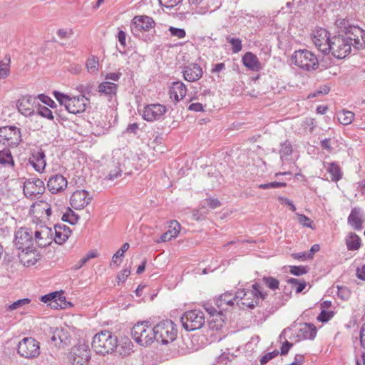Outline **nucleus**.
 <instances>
[{"mask_svg":"<svg viewBox=\"0 0 365 365\" xmlns=\"http://www.w3.org/2000/svg\"><path fill=\"white\" fill-rule=\"evenodd\" d=\"M38 114L42 117L46 118L49 120L53 119L52 111L44 106H40L37 111Z\"/></svg>","mask_w":365,"mask_h":365,"instance_id":"obj_51","label":"nucleus"},{"mask_svg":"<svg viewBox=\"0 0 365 365\" xmlns=\"http://www.w3.org/2000/svg\"><path fill=\"white\" fill-rule=\"evenodd\" d=\"M334 315L333 311L322 310L317 319L319 322L325 323L329 322Z\"/></svg>","mask_w":365,"mask_h":365,"instance_id":"obj_47","label":"nucleus"},{"mask_svg":"<svg viewBox=\"0 0 365 365\" xmlns=\"http://www.w3.org/2000/svg\"><path fill=\"white\" fill-rule=\"evenodd\" d=\"M259 299L253 297H246L242 302L241 304L250 309H253L258 304Z\"/></svg>","mask_w":365,"mask_h":365,"instance_id":"obj_49","label":"nucleus"},{"mask_svg":"<svg viewBox=\"0 0 365 365\" xmlns=\"http://www.w3.org/2000/svg\"><path fill=\"white\" fill-rule=\"evenodd\" d=\"M118 346L117 337L112 332L105 330L94 335L92 349L98 354L106 355L113 352Z\"/></svg>","mask_w":365,"mask_h":365,"instance_id":"obj_1","label":"nucleus"},{"mask_svg":"<svg viewBox=\"0 0 365 365\" xmlns=\"http://www.w3.org/2000/svg\"><path fill=\"white\" fill-rule=\"evenodd\" d=\"M338 120L343 125L351 124L354 119V113L349 110H342L338 113Z\"/></svg>","mask_w":365,"mask_h":365,"instance_id":"obj_35","label":"nucleus"},{"mask_svg":"<svg viewBox=\"0 0 365 365\" xmlns=\"http://www.w3.org/2000/svg\"><path fill=\"white\" fill-rule=\"evenodd\" d=\"M180 321L184 329L187 331H194L200 329L205 324L204 313L199 309L187 311L181 317Z\"/></svg>","mask_w":365,"mask_h":365,"instance_id":"obj_6","label":"nucleus"},{"mask_svg":"<svg viewBox=\"0 0 365 365\" xmlns=\"http://www.w3.org/2000/svg\"><path fill=\"white\" fill-rule=\"evenodd\" d=\"M54 232H55V237H54L55 242L56 243L61 245V244L63 243L64 242H66L68 239L71 232L68 231V230H62L60 227V225H56L54 226Z\"/></svg>","mask_w":365,"mask_h":365,"instance_id":"obj_32","label":"nucleus"},{"mask_svg":"<svg viewBox=\"0 0 365 365\" xmlns=\"http://www.w3.org/2000/svg\"><path fill=\"white\" fill-rule=\"evenodd\" d=\"M280 146L279 154L281 159L283 161L289 160L293 152L290 142L286 140L284 143H281Z\"/></svg>","mask_w":365,"mask_h":365,"instance_id":"obj_34","label":"nucleus"},{"mask_svg":"<svg viewBox=\"0 0 365 365\" xmlns=\"http://www.w3.org/2000/svg\"><path fill=\"white\" fill-rule=\"evenodd\" d=\"M338 297L343 299H346L350 296V292L346 287H338Z\"/></svg>","mask_w":365,"mask_h":365,"instance_id":"obj_59","label":"nucleus"},{"mask_svg":"<svg viewBox=\"0 0 365 365\" xmlns=\"http://www.w3.org/2000/svg\"><path fill=\"white\" fill-rule=\"evenodd\" d=\"M243 65L252 71H259L261 64L256 55L251 52H247L242 56Z\"/></svg>","mask_w":365,"mask_h":365,"instance_id":"obj_27","label":"nucleus"},{"mask_svg":"<svg viewBox=\"0 0 365 365\" xmlns=\"http://www.w3.org/2000/svg\"><path fill=\"white\" fill-rule=\"evenodd\" d=\"M53 232L48 227H41L34 232V241L36 242L38 247H46L52 242Z\"/></svg>","mask_w":365,"mask_h":365,"instance_id":"obj_18","label":"nucleus"},{"mask_svg":"<svg viewBox=\"0 0 365 365\" xmlns=\"http://www.w3.org/2000/svg\"><path fill=\"white\" fill-rule=\"evenodd\" d=\"M344 36L351 41V46H353L356 50L364 48V31L359 26H349Z\"/></svg>","mask_w":365,"mask_h":365,"instance_id":"obj_12","label":"nucleus"},{"mask_svg":"<svg viewBox=\"0 0 365 365\" xmlns=\"http://www.w3.org/2000/svg\"><path fill=\"white\" fill-rule=\"evenodd\" d=\"M98 58L92 56L89 57L86 62V68L89 73H96L98 71Z\"/></svg>","mask_w":365,"mask_h":365,"instance_id":"obj_39","label":"nucleus"},{"mask_svg":"<svg viewBox=\"0 0 365 365\" xmlns=\"http://www.w3.org/2000/svg\"><path fill=\"white\" fill-rule=\"evenodd\" d=\"M227 41L232 45V51L234 53L242 50V41L240 38L227 37Z\"/></svg>","mask_w":365,"mask_h":365,"instance_id":"obj_45","label":"nucleus"},{"mask_svg":"<svg viewBox=\"0 0 365 365\" xmlns=\"http://www.w3.org/2000/svg\"><path fill=\"white\" fill-rule=\"evenodd\" d=\"M262 281L270 289L275 290L279 288V282L276 278L272 277H264Z\"/></svg>","mask_w":365,"mask_h":365,"instance_id":"obj_43","label":"nucleus"},{"mask_svg":"<svg viewBox=\"0 0 365 365\" xmlns=\"http://www.w3.org/2000/svg\"><path fill=\"white\" fill-rule=\"evenodd\" d=\"M153 327L149 326V322L144 321L135 324L131 330L133 339L140 346H146L155 340L153 335Z\"/></svg>","mask_w":365,"mask_h":365,"instance_id":"obj_4","label":"nucleus"},{"mask_svg":"<svg viewBox=\"0 0 365 365\" xmlns=\"http://www.w3.org/2000/svg\"><path fill=\"white\" fill-rule=\"evenodd\" d=\"M122 76V73L120 72L117 73H108L106 75L105 78L106 80H111L113 81H118Z\"/></svg>","mask_w":365,"mask_h":365,"instance_id":"obj_63","label":"nucleus"},{"mask_svg":"<svg viewBox=\"0 0 365 365\" xmlns=\"http://www.w3.org/2000/svg\"><path fill=\"white\" fill-rule=\"evenodd\" d=\"M176 325L170 319L163 320L153 327L155 340L162 344L173 342L177 337Z\"/></svg>","mask_w":365,"mask_h":365,"instance_id":"obj_2","label":"nucleus"},{"mask_svg":"<svg viewBox=\"0 0 365 365\" xmlns=\"http://www.w3.org/2000/svg\"><path fill=\"white\" fill-rule=\"evenodd\" d=\"M6 61H0V78L4 79L6 78L9 75L10 69H9V63H10V57L6 58Z\"/></svg>","mask_w":365,"mask_h":365,"instance_id":"obj_40","label":"nucleus"},{"mask_svg":"<svg viewBox=\"0 0 365 365\" xmlns=\"http://www.w3.org/2000/svg\"><path fill=\"white\" fill-rule=\"evenodd\" d=\"M155 25L154 20L148 16H135L130 25V30L134 36H138L140 32L149 31Z\"/></svg>","mask_w":365,"mask_h":365,"instance_id":"obj_10","label":"nucleus"},{"mask_svg":"<svg viewBox=\"0 0 365 365\" xmlns=\"http://www.w3.org/2000/svg\"><path fill=\"white\" fill-rule=\"evenodd\" d=\"M180 227V225L177 221H171L169 226V230L161 235L160 240H158L157 242L159 243L163 242H168L173 238L176 237L179 234Z\"/></svg>","mask_w":365,"mask_h":365,"instance_id":"obj_28","label":"nucleus"},{"mask_svg":"<svg viewBox=\"0 0 365 365\" xmlns=\"http://www.w3.org/2000/svg\"><path fill=\"white\" fill-rule=\"evenodd\" d=\"M317 328L312 323H304L300 326L297 336L299 340L314 339L317 335Z\"/></svg>","mask_w":365,"mask_h":365,"instance_id":"obj_26","label":"nucleus"},{"mask_svg":"<svg viewBox=\"0 0 365 365\" xmlns=\"http://www.w3.org/2000/svg\"><path fill=\"white\" fill-rule=\"evenodd\" d=\"M130 245L128 242L124 243L120 249H119L113 256L112 257V262L113 264H116V265L118 267L120 265L119 263H118V258L122 257L124 256V253L129 249Z\"/></svg>","mask_w":365,"mask_h":365,"instance_id":"obj_41","label":"nucleus"},{"mask_svg":"<svg viewBox=\"0 0 365 365\" xmlns=\"http://www.w3.org/2000/svg\"><path fill=\"white\" fill-rule=\"evenodd\" d=\"M292 346H293L292 343H290L288 341H285L282 344L281 349H280L281 355H286Z\"/></svg>","mask_w":365,"mask_h":365,"instance_id":"obj_62","label":"nucleus"},{"mask_svg":"<svg viewBox=\"0 0 365 365\" xmlns=\"http://www.w3.org/2000/svg\"><path fill=\"white\" fill-rule=\"evenodd\" d=\"M361 238L355 233L350 232L346 237L348 250H357L361 247Z\"/></svg>","mask_w":365,"mask_h":365,"instance_id":"obj_31","label":"nucleus"},{"mask_svg":"<svg viewBox=\"0 0 365 365\" xmlns=\"http://www.w3.org/2000/svg\"><path fill=\"white\" fill-rule=\"evenodd\" d=\"M11 163L14 165L11 152L8 149H4L0 151V164H9Z\"/></svg>","mask_w":365,"mask_h":365,"instance_id":"obj_46","label":"nucleus"},{"mask_svg":"<svg viewBox=\"0 0 365 365\" xmlns=\"http://www.w3.org/2000/svg\"><path fill=\"white\" fill-rule=\"evenodd\" d=\"M45 191L43 182L38 178H30L24 184V193L26 197L34 199Z\"/></svg>","mask_w":365,"mask_h":365,"instance_id":"obj_11","label":"nucleus"},{"mask_svg":"<svg viewBox=\"0 0 365 365\" xmlns=\"http://www.w3.org/2000/svg\"><path fill=\"white\" fill-rule=\"evenodd\" d=\"M205 309L207 312L209 314L214 317L216 316L217 318H220L221 322L217 325V329L221 328L222 327L223 321L222 320V311L220 309L217 310L215 307H213L211 304L206 303L204 304ZM217 320V319H216Z\"/></svg>","mask_w":365,"mask_h":365,"instance_id":"obj_37","label":"nucleus"},{"mask_svg":"<svg viewBox=\"0 0 365 365\" xmlns=\"http://www.w3.org/2000/svg\"><path fill=\"white\" fill-rule=\"evenodd\" d=\"M230 356L229 353H222L220 355L216 361V365H227L230 361Z\"/></svg>","mask_w":365,"mask_h":365,"instance_id":"obj_57","label":"nucleus"},{"mask_svg":"<svg viewBox=\"0 0 365 365\" xmlns=\"http://www.w3.org/2000/svg\"><path fill=\"white\" fill-rule=\"evenodd\" d=\"M327 53H331L336 58H344L351 51V41L344 35L333 36L327 47Z\"/></svg>","mask_w":365,"mask_h":365,"instance_id":"obj_5","label":"nucleus"},{"mask_svg":"<svg viewBox=\"0 0 365 365\" xmlns=\"http://www.w3.org/2000/svg\"><path fill=\"white\" fill-rule=\"evenodd\" d=\"M53 95L60 104L64 106L66 108L71 97L59 91H54Z\"/></svg>","mask_w":365,"mask_h":365,"instance_id":"obj_48","label":"nucleus"},{"mask_svg":"<svg viewBox=\"0 0 365 365\" xmlns=\"http://www.w3.org/2000/svg\"><path fill=\"white\" fill-rule=\"evenodd\" d=\"M30 302L31 300L28 298L21 299L11 304L8 309L9 310H14L26 304H28Z\"/></svg>","mask_w":365,"mask_h":365,"instance_id":"obj_53","label":"nucleus"},{"mask_svg":"<svg viewBox=\"0 0 365 365\" xmlns=\"http://www.w3.org/2000/svg\"><path fill=\"white\" fill-rule=\"evenodd\" d=\"M35 98L31 96H23L16 104L18 110L24 116H30L34 113Z\"/></svg>","mask_w":365,"mask_h":365,"instance_id":"obj_21","label":"nucleus"},{"mask_svg":"<svg viewBox=\"0 0 365 365\" xmlns=\"http://www.w3.org/2000/svg\"><path fill=\"white\" fill-rule=\"evenodd\" d=\"M130 273V271L129 269H123V270H121L117 275V279L118 280V282H125V280L129 276Z\"/></svg>","mask_w":365,"mask_h":365,"instance_id":"obj_60","label":"nucleus"},{"mask_svg":"<svg viewBox=\"0 0 365 365\" xmlns=\"http://www.w3.org/2000/svg\"><path fill=\"white\" fill-rule=\"evenodd\" d=\"M91 193L85 190H78L71 195L70 203L75 210H81L86 207L92 200Z\"/></svg>","mask_w":365,"mask_h":365,"instance_id":"obj_15","label":"nucleus"},{"mask_svg":"<svg viewBox=\"0 0 365 365\" xmlns=\"http://www.w3.org/2000/svg\"><path fill=\"white\" fill-rule=\"evenodd\" d=\"M170 97L175 103L182 99L187 93V88L182 81H175L170 87Z\"/></svg>","mask_w":365,"mask_h":365,"instance_id":"obj_24","label":"nucleus"},{"mask_svg":"<svg viewBox=\"0 0 365 365\" xmlns=\"http://www.w3.org/2000/svg\"><path fill=\"white\" fill-rule=\"evenodd\" d=\"M185 80L189 82H195L202 76V70L197 63H190L185 66L182 70Z\"/></svg>","mask_w":365,"mask_h":365,"instance_id":"obj_23","label":"nucleus"},{"mask_svg":"<svg viewBox=\"0 0 365 365\" xmlns=\"http://www.w3.org/2000/svg\"><path fill=\"white\" fill-rule=\"evenodd\" d=\"M90 103V100L84 95L71 97L66 110L73 114L80 113L86 109L87 106Z\"/></svg>","mask_w":365,"mask_h":365,"instance_id":"obj_17","label":"nucleus"},{"mask_svg":"<svg viewBox=\"0 0 365 365\" xmlns=\"http://www.w3.org/2000/svg\"><path fill=\"white\" fill-rule=\"evenodd\" d=\"M17 352L24 358H36L40 354L39 342L34 338L25 337L19 342Z\"/></svg>","mask_w":365,"mask_h":365,"instance_id":"obj_7","label":"nucleus"},{"mask_svg":"<svg viewBox=\"0 0 365 365\" xmlns=\"http://www.w3.org/2000/svg\"><path fill=\"white\" fill-rule=\"evenodd\" d=\"M45 158L46 155L42 149H34L31 151L29 161L36 171L41 173L44 170L46 165Z\"/></svg>","mask_w":365,"mask_h":365,"instance_id":"obj_20","label":"nucleus"},{"mask_svg":"<svg viewBox=\"0 0 365 365\" xmlns=\"http://www.w3.org/2000/svg\"><path fill=\"white\" fill-rule=\"evenodd\" d=\"M348 224L356 230H361L363 228V213L359 207H354L347 219Z\"/></svg>","mask_w":365,"mask_h":365,"instance_id":"obj_25","label":"nucleus"},{"mask_svg":"<svg viewBox=\"0 0 365 365\" xmlns=\"http://www.w3.org/2000/svg\"><path fill=\"white\" fill-rule=\"evenodd\" d=\"M90 359L88 344L80 341L73 349L71 357L73 365H87Z\"/></svg>","mask_w":365,"mask_h":365,"instance_id":"obj_8","label":"nucleus"},{"mask_svg":"<svg viewBox=\"0 0 365 365\" xmlns=\"http://www.w3.org/2000/svg\"><path fill=\"white\" fill-rule=\"evenodd\" d=\"M61 220L70 223L71 225H76L79 220V216L70 207H67L66 212L62 215Z\"/></svg>","mask_w":365,"mask_h":365,"instance_id":"obj_36","label":"nucleus"},{"mask_svg":"<svg viewBox=\"0 0 365 365\" xmlns=\"http://www.w3.org/2000/svg\"><path fill=\"white\" fill-rule=\"evenodd\" d=\"M166 107L159 103L145 106L143 112V118L148 122L159 120L165 113Z\"/></svg>","mask_w":365,"mask_h":365,"instance_id":"obj_16","label":"nucleus"},{"mask_svg":"<svg viewBox=\"0 0 365 365\" xmlns=\"http://www.w3.org/2000/svg\"><path fill=\"white\" fill-rule=\"evenodd\" d=\"M287 282L290 284L292 287H295L297 293L302 292L306 287V282L304 281H299L295 278L289 279Z\"/></svg>","mask_w":365,"mask_h":365,"instance_id":"obj_44","label":"nucleus"},{"mask_svg":"<svg viewBox=\"0 0 365 365\" xmlns=\"http://www.w3.org/2000/svg\"><path fill=\"white\" fill-rule=\"evenodd\" d=\"M327 171L331 175V180L336 182L341 178L340 168L336 163H330L327 168Z\"/></svg>","mask_w":365,"mask_h":365,"instance_id":"obj_38","label":"nucleus"},{"mask_svg":"<svg viewBox=\"0 0 365 365\" xmlns=\"http://www.w3.org/2000/svg\"><path fill=\"white\" fill-rule=\"evenodd\" d=\"M122 170L119 167H115L111 170L109 174L106 176V179L108 180H113L121 175Z\"/></svg>","mask_w":365,"mask_h":365,"instance_id":"obj_56","label":"nucleus"},{"mask_svg":"<svg viewBox=\"0 0 365 365\" xmlns=\"http://www.w3.org/2000/svg\"><path fill=\"white\" fill-rule=\"evenodd\" d=\"M34 242L33 232L28 228H21L15 235V244L19 250H29Z\"/></svg>","mask_w":365,"mask_h":365,"instance_id":"obj_14","label":"nucleus"},{"mask_svg":"<svg viewBox=\"0 0 365 365\" xmlns=\"http://www.w3.org/2000/svg\"><path fill=\"white\" fill-rule=\"evenodd\" d=\"M161 6L166 8H173L178 4L182 2V0H158Z\"/></svg>","mask_w":365,"mask_h":365,"instance_id":"obj_58","label":"nucleus"},{"mask_svg":"<svg viewBox=\"0 0 365 365\" xmlns=\"http://www.w3.org/2000/svg\"><path fill=\"white\" fill-rule=\"evenodd\" d=\"M52 336L51 340L55 344V345L60 344L61 343L66 344L67 339L66 334L62 329L56 328L51 331Z\"/></svg>","mask_w":365,"mask_h":365,"instance_id":"obj_33","label":"nucleus"},{"mask_svg":"<svg viewBox=\"0 0 365 365\" xmlns=\"http://www.w3.org/2000/svg\"><path fill=\"white\" fill-rule=\"evenodd\" d=\"M169 31L170 32L172 36H176L178 38H182L186 35V32L183 29H179V28L170 26L169 28Z\"/></svg>","mask_w":365,"mask_h":365,"instance_id":"obj_55","label":"nucleus"},{"mask_svg":"<svg viewBox=\"0 0 365 365\" xmlns=\"http://www.w3.org/2000/svg\"><path fill=\"white\" fill-rule=\"evenodd\" d=\"M235 297L231 292H226L221 294L216 300V306L220 311L226 310L227 306L234 304Z\"/></svg>","mask_w":365,"mask_h":365,"instance_id":"obj_30","label":"nucleus"},{"mask_svg":"<svg viewBox=\"0 0 365 365\" xmlns=\"http://www.w3.org/2000/svg\"><path fill=\"white\" fill-rule=\"evenodd\" d=\"M331 38L330 34L325 29L318 28L313 31V43L324 54H327V47L329 46Z\"/></svg>","mask_w":365,"mask_h":365,"instance_id":"obj_13","label":"nucleus"},{"mask_svg":"<svg viewBox=\"0 0 365 365\" xmlns=\"http://www.w3.org/2000/svg\"><path fill=\"white\" fill-rule=\"evenodd\" d=\"M359 336L360 344L361 347L365 349V323L361 327Z\"/></svg>","mask_w":365,"mask_h":365,"instance_id":"obj_64","label":"nucleus"},{"mask_svg":"<svg viewBox=\"0 0 365 365\" xmlns=\"http://www.w3.org/2000/svg\"><path fill=\"white\" fill-rule=\"evenodd\" d=\"M118 86L115 83L110 81H104L99 84L98 91L101 95H105L108 97H113L116 95Z\"/></svg>","mask_w":365,"mask_h":365,"instance_id":"obj_29","label":"nucleus"},{"mask_svg":"<svg viewBox=\"0 0 365 365\" xmlns=\"http://www.w3.org/2000/svg\"><path fill=\"white\" fill-rule=\"evenodd\" d=\"M309 269L306 266H292L290 267V273L295 276H300L307 273Z\"/></svg>","mask_w":365,"mask_h":365,"instance_id":"obj_50","label":"nucleus"},{"mask_svg":"<svg viewBox=\"0 0 365 365\" xmlns=\"http://www.w3.org/2000/svg\"><path fill=\"white\" fill-rule=\"evenodd\" d=\"M279 354L278 350L275 349L273 351L266 353L260 359L261 365H265L268 361L276 357Z\"/></svg>","mask_w":365,"mask_h":365,"instance_id":"obj_52","label":"nucleus"},{"mask_svg":"<svg viewBox=\"0 0 365 365\" xmlns=\"http://www.w3.org/2000/svg\"><path fill=\"white\" fill-rule=\"evenodd\" d=\"M63 302V300L61 299V297H58V298H55L53 299L49 304L48 305L52 308V309H57L58 308H63L62 305H61V303Z\"/></svg>","mask_w":365,"mask_h":365,"instance_id":"obj_61","label":"nucleus"},{"mask_svg":"<svg viewBox=\"0 0 365 365\" xmlns=\"http://www.w3.org/2000/svg\"><path fill=\"white\" fill-rule=\"evenodd\" d=\"M302 125L305 130H307L309 133H312L316 125L314 119L312 118H306L304 120Z\"/></svg>","mask_w":365,"mask_h":365,"instance_id":"obj_54","label":"nucleus"},{"mask_svg":"<svg viewBox=\"0 0 365 365\" xmlns=\"http://www.w3.org/2000/svg\"><path fill=\"white\" fill-rule=\"evenodd\" d=\"M7 143L9 146L16 147L21 141L19 128L15 126L0 128V142Z\"/></svg>","mask_w":365,"mask_h":365,"instance_id":"obj_9","label":"nucleus"},{"mask_svg":"<svg viewBox=\"0 0 365 365\" xmlns=\"http://www.w3.org/2000/svg\"><path fill=\"white\" fill-rule=\"evenodd\" d=\"M296 215L299 223H300L303 227H309L312 230L315 228L313 221L309 217L302 214L297 213Z\"/></svg>","mask_w":365,"mask_h":365,"instance_id":"obj_42","label":"nucleus"},{"mask_svg":"<svg viewBox=\"0 0 365 365\" xmlns=\"http://www.w3.org/2000/svg\"><path fill=\"white\" fill-rule=\"evenodd\" d=\"M252 290H247V292L245 289H240L235 294V300L240 299L242 301L246 297H253L256 299H266L267 294L266 292H263L259 289V285L257 283H255L252 285Z\"/></svg>","mask_w":365,"mask_h":365,"instance_id":"obj_22","label":"nucleus"},{"mask_svg":"<svg viewBox=\"0 0 365 365\" xmlns=\"http://www.w3.org/2000/svg\"><path fill=\"white\" fill-rule=\"evenodd\" d=\"M291 60L295 66L305 71H312L319 67V61L316 55L307 49L294 51Z\"/></svg>","mask_w":365,"mask_h":365,"instance_id":"obj_3","label":"nucleus"},{"mask_svg":"<svg viewBox=\"0 0 365 365\" xmlns=\"http://www.w3.org/2000/svg\"><path fill=\"white\" fill-rule=\"evenodd\" d=\"M67 185L66 178L60 174L51 176L47 182L48 190L53 194L63 191L66 188Z\"/></svg>","mask_w":365,"mask_h":365,"instance_id":"obj_19","label":"nucleus"}]
</instances>
